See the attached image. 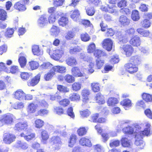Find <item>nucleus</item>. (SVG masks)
Segmentation results:
<instances>
[{
	"mask_svg": "<svg viewBox=\"0 0 152 152\" xmlns=\"http://www.w3.org/2000/svg\"><path fill=\"white\" fill-rule=\"evenodd\" d=\"M58 23L60 26H64L68 25L69 23L68 19L66 17L62 16L59 19Z\"/></svg>",
	"mask_w": 152,
	"mask_h": 152,
	"instance_id": "nucleus-28",
	"label": "nucleus"
},
{
	"mask_svg": "<svg viewBox=\"0 0 152 152\" xmlns=\"http://www.w3.org/2000/svg\"><path fill=\"white\" fill-rule=\"evenodd\" d=\"M96 49V46L94 43L90 44L87 48L88 52L89 53H92Z\"/></svg>",
	"mask_w": 152,
	"mask_h": 152,
	"instance_id": "nucleus-54",
	"label": "nucleus"
},
{
	"mask_svg": "<svg viewBox=\"0 0 152 152\" xmlns=\"http://www.w3.org/2000/svg\"><path fill=\"white\" fill-rule=\"evenodd\" d=\"M90 94V91L87 88H84L82 90L81 95L83 97V102H86L88 101Z\"/></svg>",
	"mask_w": 152,
	"mask_h": 152,
	"instance_id": "nucleus-16",
	"label": "nucleus"
},
{
	"mask_svg": "<svg viewBox=\"0 0 152 152\" xmlns=\"http://www.w3.org/2000/svg\"><path fill=\"white\" fill-rule=\"evenodd\" d=\"M14 97L20 101H24V97L25 93L21 89H19L16 91L14 93Z\"/></svg>",
	"mask_w": 152,
	"mask_h": 152,
	"instance_id": "nucleus-15",
	"label": "nucleus"
},
{
	"mask_svg": "<svg viewBox=\"0 0 152 152\" xmlns=\"http://www.w3.org/2000/svg\"><path fill=\"white\" fill-rule=\"evenodd\" d=\"M131 61V62L134 64H136L137 66L140 63L141 59L139 57L137 56H135L132 58Z\"/></svg>",
	"mask_w": 152,
	"mask_h": 152,
	"instance_id": "nucleus-36",
	"label": "nucleus"
},
{
	"mask_svg": "<svg viewBox=\"0 0 152 152\" xmlns=\"http://www.w3.org/2000/svg\"><path fill=\"white\" fill-rule=\"evenodd\" d=\"M81 38L82 40L84 42H87L91 39L90 37L86 33H83L81 34Z\"/></svg>",
	"mask_w": 152,
	"mask_h": 152,
	"instance_id": "nucleus-49",
	"label": "nucleus"
},
{
	"mask_svg": "<svg viewBox=\"0 0 152 152\" xmlns=\"http://www.w3.org/2000/svg\"><path fill=\"white\" fill-rule=\"evenodd\" d=\"M71 71V73L73 76L75 77H81L83 81L85 80L88 78V76L84 72L82 73L78 67H72Z\"/></svg>",
	"mask_w": 152,
	"mask_h": 152,
	"instance_id": "nucleus-3",
	"label": "nucleus"
},
{
	"mask_svg": "<svg viewBox=\"0 0 152 152\" xmlns=\"http://www.w3.org/2000/svg\"><path fill=\"white\" fill-rule=\"evenodd\" d=\"M16 146L18 148H20L24 150L26 149L28 147V145L25 142H22L18 141L16 143Z\"/></svg>",
	"mask_w": 152,
	"mask_h": 152,
	"instance_id": "nucleus-35",
	"label": "nucleus"
},
{
	"mask_svg": "<svg viewBox=\"0 0 152 152\" xmlns=\"http://www.w3.org/2000/svg\"><path fill=\"white\" fill-rule=\"evenodd\" d=\"M14 8L19 11H24L26 9V7L22 1H18L14 5Z\"/></svg>",
	"mask_w": 152,
	"mask_h": 152,
	"instance_id": "nucleus-22",
	"label": "nucleus"
},
{
	"mask_svg": "<svg viewBox=\"0 0 152 152\" xmlns=\"http://www.w3.org/2000/svg\"><path fill=\"white\" fill-rule=\"evenodd\" d=\"M78 22H79L80 24H82L85 27L91 26L90 21L87 20L80 19Z\"/></svg>",
	"mask_w": 152,
	"mask_h": 152,
	"instance_id": "nucleus-47",
	"label": "nucleus"
},
{
	"mask_svg": "<svg viewBox=\"0 0 152 152\" xmlns=\"http://www.w3.org/2000/svg\"><path fill=\"white\" fill-rule=\"evenodd\" d=\"M71 14V18L74 21L78 22L80 18L79 16L80 13L79 10L77 9H76L73 11H72L70 12Z\"/></svg>",
	"mask_w": 152,
	"mask_h": 152,
	"instance_id": "nucleus-19",
	"label": "nucleus"
},
{
	"mask_svg": "<svg viewBox=\"0 0 152 152\" xmlns=\"http://www.w3.org/2000/svg\"><path fill=\"white\" fill-rule=\"evenodd\" d=\"M66 64L71 66H73L77 64L76 58L73 57H69L66 59Z\"/></svg>",
	"mask_w": 152,
	"mask_h": 152,
	"instance_id": "nucleus-29",
	"label": "nucleus"
},
{
	"mask_svg": "<svg viewBox=\"0 0 152 152\" xmlns=\"http://www.w3.org/2000/svg\"><path fill=\"white\" fill-rule=\"evenodd\" d=\"M4 122L5 124H11L13 123V121L12 116L10 114H7L3 116V119L0 120V123Z\"/></svg>",
	"mask_w": 152,
	"mask_h": 152,
	"instance_id": "nucleus-12",
	"label": "nucleus"
},
{
	"mask_svg": "<svg viewBox=\"0 0 152 152\" xmlns=\"http://www.w3.org/2000/svg\"><path fill=\"white\" fill-rule=\"evenodd\" d=\"M35 124L36 127L40 128L44 125V121L40 119H37L35 121Z\"/></svg>",
	"mask_w": 152,
	"mask_h": 152,
	"instance_id": "nucleus-61",
	"label": "nucleus"
},
{
	"mask_svg": "<svg viewBox=\"0 0 152 152\" xmlns=\"http://www.w3.org/2000/svg\"><path fill=\"white\" fill-rule=\"evenodd\" d=\"M24 56L23 53H20L19 55L18 61L21 68H24L26 64V60Z\"/></svg>",
	"mask_w": 152,
	"mask_h": 152,
	"instance_id": "nucleus-20",
	"label": "nucleus"
},
{
	"mask_svg": "<svg viewBox=\"0 0 152 152\" xmlns=\"http://www.w3.org/2000/svg\"><path fill=\"white\" fill-rule=\"evenodd\" d=\"M28 127V123L26 121H21L16 124L14 127L15 130L19 132L26 129Z\"/></svg>",
	"mask_w": 152,
	"mask_h": 152,
	"instance_id": "nucleus-7",
	"label": "nucleus"
},
{
	"mask_svg": "<svg viewBox=\"0 0 152 152\" xmlns=\"http://www.w3.org/2000/svg\"><path fill=\"white\" fill-rule=\"evenodd\" d=\"M113 42L110 39H104L102 42V45L103 48L108 51L111 50L113 47Z\"/></svg>",
	"mask_w": 152,
	"mask_h": 152,
	"instance_id": "nucleus-9",
	"label": "nucleus"
},
{
	"mask_svg": "<svg viewBox=\"0 0 152 152\" xmlns=\"http://www.w3.org/2000/svg\"><path fill=\"white\" fill-rule=\"evenodd\" d=\"M131 17L134 21H137L140 18L138 11L136 10L133 11Z\"/></svg>",
	"mask_w": 152,
	"mask_h": 152,
	"instance_id": "nucleus-39",
	"label": "nucleus"
},
{
	"mask_svg": "<svg viewBox=\"0 0 152 152\" xmlns=\"http://www.w3.org/2000/svg\"><path fill=\"white\" fill-rule=\"evenodd\" d=\"M7 17L6 12L4 10L0 9V20H4Z\"/></svg>",
	"mask_w": 152,
	"mask_h": 152,
	"instance_id": "nucleus-53",
	"label": "nucleus"
},
{
	"mask_svg": "<svg viewBox=\"0 0 152 152\" xmlns=\"http://www.w3.org/2000/svg\"><path fill=\"white\" fill-rule=\"evenodd\" d=\"M122 145L123 147H128L131 145L132 143L131 141L125 137L122 138L121 141Z\"/></svg>",
	"mask_w": 152,
	"mask_h": 152,
	"instance_id": "nucleus-33",
	"label": "nucleus"
},
{
	"mask_svg": "<svg viewBox=\"0 0 152 152\" xmlns=\"http://www.w3.org/2000/svg\"><path fill=\"white\" fill-rule=\"evenodd\" d=\"M54 111L57 114L60 115L64 113L63 108L61 107H54Z\"/></svg>",
	"mask_w": 152,
	"mask_h": 152,
	"instance_id": "nucleus-62",
	"label": "nucleus"
},
{
	"mask_svg": "<svg viewBox=\"0 0 152 152\" xmlns=\"http://www.w3.org/2000/svg\"><path fill=\"white\" fill-rule=\"evenodd\" d=\"M82 49L78 46L74 47H71L69 50V52L71 54H76L77 52H80Z\"/></svg>",
	"mask_w": 152,
	"mask_h": 152,
	"instance_id": "nucleus-32",
	"label": "nucleus"
},
{
	"mask_svg": "<svg viewBox=\"0 0 152 152\" xmlns=\"http://www.w3.org/2000/svg\"><path fill=\"white\" fill-rule=\"evenodd\" d=\"M81 84L80 83L75 82L72 84V88L73 91H77L81 88Z\"/></svg>",
	"mask_w": 152,
	"mask_h": 152,
	"instance_id": "nucleus-37",
	"label": "nucleus"
},
{
	"mask_svg": "<svg viewBox=\"0 0 152 152\" xmlns=\"http://www.w3.org/2000/svg\"><path fill=\"white\" fill-rule=\"evenodd\" d=\"M151 23L150 21L147 19L144 20L141 22V25L142 27L148 28L151 26Z\"/></svg>",
	"mask_w": 152,
	"mask_h": 152,
	"instance_id": "nucleus-44",
	"label": "nucleus"
},
{
	"mask_svg": "<svg viewBox=\"0 0 152 152\" xmlns=\"http://www.w3.org/2000/svg\"><path fill=\"white\" fill-rule=\"evenodd\" d=\"M52 66V65L50 62H44L40 66V68L41 69L45 70L50 69Z\"/></svg>",
	"mask_w": 152,
	"mask_h": 152,
	"instance_id": "nucleus-38",
	"label": "nucleus"
},
{
	"mask_svg": "<svg viewBox=\"0 0 152 152\" xmlns=\"http://www.w3.org/2000/svg\"><path fill=\"white\" fill-rule=\"evenodd\" d=\"M118 100L115 98L110 97L107 100V103L108 104H118Z\"/></svg>",
	"mask_w": 152,
	"mask_h": 152,
	"instance_id": "nucleus-45",
	"label": "nucleus"
},
{
	"mask_svg": "<svg viewBox=\"0 0 152 152\" xmlns=\"http://www.w3.org/2000/svg\"><path fill=\"white\" fill-rule=\"evenodd\" d=\"M92 89L93 91L95 92H98L100 91V88L99 85L98 83H94L91 84Z\"/></svg>",
	"mask_w": 152,
	"mask_h": 152,
	"instance_id": "nucleus-41",
	"label": "nucleus"
},
{
	"mask_svg": "<svg viewBox=\"0 0 152 152\" xmlns=\"http://www.w3.org/2000/svg\"><path fill=\"white\" fill-rule=\"evenodd\" d=\"M125 67L126 70L130 73L136 72L138 70V66L132 62L126 64Z\"/></svg>",
	"mask_w": 152,
	"mask_h": 152,
	"instance_id": "nucleus-6",
	"label": "nucleus"
},
{
	"mask_svg": "<svg viewBox=\"0 0 152 152\" xmlns=\"http://www.w3.org/2000/svg\"><path fill=\"white\" fill-rule=\"evenodd\" d=\"M60 29L58 26L53 25L50 30V34L53 36L57 37L60 32Z\"/></svg>",
	"mask_w": 152,
	"mask_h": 152,
	"instance_id": "nucleus-23",
	"label": "nucleus"
},
{
	"mask_svg": "<svg viewBox=\"0 0 152 152\" xmlns=\"http://www.w3.org/2000/svg\"><path fill=\"white\" fill-rule=\"evenodd\" d=\"M87 14L89 16L93 15L95 13L94 9L93 7H88L86 10Z\"/></svg>",
	"mask_w": 152,
	"mask_h": 152,
	"instance_id": "nucleus-63",
	"label": "nucleus"
},
{
	"mask_svg": "<svg viewBox=\"0 0 152 152\" xmlns=\"http://www.w3.org/2000/svg\"><path fill=\"white\" fill-rule=\"evenodd\" d=\"M76 141V136L75 135H71L69 141V146L72 147L75 143Z\"/></svg>",
	"mask_w": 152,
	"mask_h": 152,
	"instance_id": "nucleus-50",
	"label": "nucleus"
},
{
	"mask_svg": "<svg viewBox=\"0 0 152 152\" xmlns=\"http://www.w3.org/2000/svg\"><path fill=\"white\" fill-rule=\"evenodd\" d=\"M68 115L72 118H74L75 117L74 113L73 112V109L72 107L69 108L66 111Z\"/></svg>",
	"mask_w": 152,
	"mask_h": 152,
	"instance_id": "nucleus-60",
	"label": "nucleus"
},
{
	"mask_svg": "<svg viewBox=\"0 0 152 152\" xmlns=\"http://www.w3.org/2000/svg\"><path fill=\"white\" fill-rule=\"evenodd\" d=\"M119 61L118 56L117 55L111 56L110 60V62L112 64L117 63Z\"/></svg>",
	"mask_w": 152,
	"mask_h": 152,
	"instance_id": "nucleus-58",
	"label": "nucleus"
},
{
	"mask_svg": "<svg viewBox=\"0 0 152 152\" xmlns=\"http://www.w3.org/2000/svg\"><path fill=\"white\" fill-rule=\"evenodd\" d=\"M51 143L55 145L54 146L56 149H58L59 147L62 144L60 138L58 136H53L51 138Z\"/></svg>",
	"mask_w": 152,
	"mask_h": 152,
	"instance_id": "nucleus-8",
	"label": "nucleus"
},
{
	"mask_svg": "<svg viewBox=\"0 0 152 152\" xmlns=\"http://www.w3.org/2000/svg\"><path fill=\"white\" fill-rule=\"evenodd\" d=\"M53 70L60 73H64L66 71V67L63 66H56L53 67Z\"/></svg>",
	"mask_w": 152,
	"mask_h": 152,
	"instance_id": "nucleus-26",
	"label": "nucleus"
},
{
	"mask_svg": "<svg viewBox=\"0 0 152 152\" xmlns=\"http://www.w3.org/2000/svg\"><path fill=\"white\" fill-rule=\"evenodd\" d=\"M120 50L122 53L125 54L127 57L131 55L133 52V47L130 45H124L120 47Z\"/></svg>",
	"mask_w": 152,
	"mask_h": 152,
	"instance_id": "nucleus-4",
	"label": "nucleus"
},
{
	"mask_svg": "<svg viewBox=\"0 0 152 152\" xmlns=\"http://www.w3.org/2000/svg\"><path fill=\"white\" fill-rule=\"evenodd\" d=\"M87 62L89 64L87 66L86 69L88 70V72L91 74L94 71V62L93 58H89L87 60Z\"/></svg>",
	"mask_w": 152,
	"mask_h": 152,
	"instance_id": "nucleus-10",
	"label": "nucleus"
},
{
	"mask_svg": "<svg viewBox=\"0 0 152 152\" xmlns=\"http://www.w3.org/2000/svg\"><path fill=\"white\" fill-rule=\"evenodd\" d=\"M96 62L97 68L98 69H100L104 64V60H101L99 59L96 60Z\"/></svg>",
	"mask_w": 152,
	"mask_h": 152,
	"instance_id": "nucleus-64",
	"label": "nucleus"
},
{
	"mask_svg": "<svg viewBox=\"0 0 152 152\" xmlns=\"http://www.w3.org/2000/svg\"><path fill=\"white\" fill-rule=\"evenodd\" d=\"M80 114L82 118L87 117L91 114V112L88 110L80 111Z\"/></svg>",
	"mask_w": 152,
	"mask_h": 152,
	"instance_id": "nucleus-51",
	"label": "nucleus"
},
{
	"mask_svg": "<svg viewBox=\"0 0 152 152\" xmlns=\"http://www.w3.org/2000/svg\"><path fill=\"white\" fill-rule=\"evenodd\" d=\"M32 50L33 54L35 55L39 56L43 54V51L39 48V46L34 45L32 47Z\"/></svg>",
	"mask_w": 152,
	"mask_h": 152,
	"instance_id": "nucleus-25",
	"label": "nucleus"
},
{
	"mask_svg": "<svg viewBox=\"0 0 152 152\" xmlns=\"http://www.w3.org/2000/svg\"><path fill=\"white\" fill-rule=\"evenodd\" d=\"M116 37V38L118 40V42L119 44L126 43L128 41V39L126 37H124L120 32H117L115 34Z\"/></svg>",
	"mask_w": 152,
	"mask_h": 152,
	"instance_id": "nucleus-14",
	"label": "nucleus"
},
{
	"mask_svg": "<svg viewBox=\"0 0 152 152\" xmlns=\"http://www.w3.org/2000/svg\"><path fill=\"white\" fill-rule=\"evenodd\" d=\"M69 98L72 101H78L80 99V97L79 94L74 93L70 95Z\"/></svg>",
	"mask_w": 152,
	"mask_h": 152,
	"instance_id": "nucleus-46",
	"label": "nucleus"
},
{
	"mask_svg": "<svg viewBox=\"0 0 152 152\" xmlns=\"http://www.w3.org/2000/svg\"><path fill=\"white\" fill-rule=\"evenodd\" d=\"M150 124H148L146 125L145 127L143 130L135 132L137 134L135 135V144L136 145L140 146L141 149L143 148L145 145L142 137L145 136L149 135L150 131Z\"/></svg>",
	"mask_w": 152,
	"mask_h": 152,
	"instance_id": "nucleus-1",
	"label": "nucleus"
},
{
	"mask_svg": "<svg viewBox=\"0 0 152 152\" xmlns=\"http://www.w3.org/2000/svg\"><path fill=\"white\" fill-rule=\"evenodd\" d=\"M114 5H112L111 6L107 5V7L105 6L102 5L101 7V9L103 11L106 12H108L110 13H115L117 12V10L115 9Z\"/></svg>",
	"mask_w": 152,
	"mask_h": 152,
	"instance_id": "nucleus-11",
	"label": "nucleus"
},
{
	"mask_svg": "<svg viewBox=\"0 0 152 152\" xmlns=\"http://www.w3.org/2000/svg\"><path fill=\"white\" fill-rule=\"evenodd\" d=\"M87 129L85 127L80 128L77 130V132L78 134L80 136H82L86 134Z\"/></svg>",
	"mask_w": 152,
	"mask_h": 152,
	"instance_id": "nucleus-52",
	"label": "nucleus"
},
{
	"mask_svg": "<svg viewBox=\"0 0 152 152\" xmlns=\"http://www.w3.org/2000/svg\"><path fill=\"white\" fill-rule=\"evenodd\" d=\"M94 55L96 57L98 58L106 56V53L103 51L99 49H96L95 50Z\"/></svg>",
	"mask_w": 152,
	"mask_h": 152,
	"instance_id": "nucleus-34",
	"label": "nucleus"
},
{
	"mask_svg": "<svg viewBox=\"0 0 152 152\" xmlns=\"http://www.w3.org/2000/svg\"><path fill=\"white\" fill-rule=\"evenodd\" d=\"M55 75V72L53 70L50 71L48 73L45 74L44 76V78L46 80L48 81L50 79Z\"/></svg>",
	"mask_w": 152,
	"mask_h": 152,
	"instance_id": "nucleus-48",
	"label": "nucleus"
},
{
	"mask_svg": "<svg viewBox=\"0 0 152 152\" xmlns=\"http://www.w3.org/2000/svg\"><path fill=\"white\" fill-rule=\"evenodd\" d=\"M96 102L100 104H103L105 103L104 97L100 93H98L95 97Z\"/></svg>",
	"mask_w": 152,
	"mask_h": 152,
	"instance_id": "nucleus-27",
	"label": "nucleus"
},
{
	"mask_svg": "<svg viewBox=\"0 0 152 152\" xmlns=\"http://www.w3.org/2000/svg\"><path fill=\"white\" fill-rule=\"evenodd\" d=\"M64 79L66 81L69 83H72L75 81L74 77L69 74L66 75L64 77Z\"/></svg>",
	"mask_w": 152,
	"mask_h": 152,
	"instance_id": "nucleus-42",
	"label": "nucleus"
},
{
	"mask_svg": "<svg viewBox=\"0 0 152 152\" xmlns=\"http://www.w3.org/2000/svg\"><path fill=\"white\" fill-rule=\"evenodd\" d=\"M130 43L133 46L138 47L141 43L140 37L137 36L133 37L130 41Z\"/></svg>",
	"mask_w": 152,
	"mask_h": 152,
	"instance_id": "nucleus-17",
	"label": "nucleus"
},
{
	"mask_svg": "<svg viewBox=\"0 0 152 152\" xmlns=\"http://www.w3.org/2000/svg\"><path fill=\"white\" fill-rule=\"evenodd\" d=\"M75 36L74 33L72 31H68L65 35V38L67 40H70L74 37Z\"/></svg>",
	"mask_w": 152,
	"mask_h": 152,
	"instance_id": "nucleus-57",
	"label": "nucleus"
},
{
	"mask_svg": "<svg viewBox=\"0 0 152 152\" xmlns=\"http://www.w3.org/2000/svg\"><path fill=\"white\" fill-rule=\"evenodd\" d=\"M41 134L42 138V142L44 144H46L47 140L49 137L48 133L46 131L43 130Z\"/></svg>",
	"mask_w": 152,
	"mask_h": 152,
	"instance_id": "nucleus-30",
	"label": "nucleus"
},
{
	"mask_svg": "<svg viewBox=\"0 0 152 152\" xmlns=\"http://www.w3.org/2000/svg\"><path fill=\"white\" fill-rule=\"evenodd\" d=\"M57 89L59 91L63 92H67L69 91L68 88L61 85L58 86Z\"/></svg>",
	"mask_w": 152,
	"mask_h": 152,
	"instance_id": "nucleus-59",
	"label": "nucleus"
},
{
	"mask_svg": "<svg viewBox=\"0 0 152 152\" xmlns=\"http://www.w3.org/2000/svg\"><path fill=\"white\" fill-rule=\"evenodd\" d=\"M141 96L143 100L146 102L152 101V95L148 93H143L142 94Z\"/></svg>",
	"mask_w": 152,
	"mask_h": 152,
	"instance_id": "nucleus-31",
	"label": "nucleus"
},
{
	"mask_svg": "<svg viewBox=\"0 0 152 152\" xmlns=\"http://www.w3.org/2000/svg\"><path fill=\"white\" fill-rule=\"evenodd\" d=\"M29 63L31 69L32 70L37 69L39 66V63L37 61H31L29 62Z\"/></svg>",
	"mask_w": 152,
	"mask_h": 152,
	"instance_id": "nucleus-43",
	"label": "nucleus"
},
{
	"mask_svg": "<svg viewBox=\"0 0 152 152\" xmlns=\"http://www.w3.org/2000/svg\"><path fill=\"white\" fill-rule=\"evenodd\" d=\"M47 18V16L45 15H42L40 17L38 20V25L41 27L46 25L48 23Z\"/></svg>",
	"mask_w": 152,
	"mask_h": 152,
	"instance_id": "nucleus-13",
	"label": "nucleus"
},
{
	"mask_svg": "<svg viewBox=\"0 0 152 152\" xmlns=\"http://www.w3.org/2000/svg\"><path fill=\"white\" fill-rule=\"evenodd\" d=\"M37 107V105H28L27 110L29 113H33L35 112Z\"/></svg>",
	"mask_w": 152,
	"mask_h": 152,
	"instance_id": "nucleus-40",
	"label": "nucleus"
},
{
	"mask_svg": "<svg viewBox=\"0 0 152 152\" xmlns=\"http://www.w3.org/2000/svg\"><path fill=\"white\" fill-rule=\"evenodd\" d=\"M40 74H39L30 81H29L28 83V86H34L37 85L40 80Z\"/></svg>",
	"mask_w": 152,
	"mask_h": 152,
	"instance_id": "nucleus-18",
	"label": "nucleus"
},
{
	"mask_svg": "<svg viewBox=\"0 0 152 152\" xmlns=\"http://www.w3.org/2000/svg\"><path fill=\"white\" fill-rule=\"evenodd\" d=\"M94 149L95 152H104V148L99 144H97L94 146Z\"/></svg>",
	"mask_w": 152,
	"mask_h": 152,
	"instance_id": "nucleus-55",
	"label": "nucleus"
},
{
	"mask_svg": "<svg viewBox=\"0 0 152 152\" xmlns=\"http://www.w3.org/2000/svg\"><path fill=\"white\" fill-rule=\"evenodd\" d=\"M123 130L125 133L132 134L134 132V129L132 127L128 126L123 129Z\"/></svg>",
	"mask_w": 152,
	"mask_h": 152,
	"instance_id": "nucleus-56",
	"label": "nucleus"
},
{
	"mask_svg": "<svg viewBox=\"0 0 152 152\" xmlns=\"http://www.w3.org/2000/svg\"><path fill=\"white\" fill-rule=\"evenodd\" d=\"M80 144L82 145L90 147L91 146L92 144L90 140L88 139L85 137L82 138L80 140Z\"/></svg>",
	"mask_w": 152,
	"mask_h": 152,
	"instance_id": "nucleus-24",
	"label": "nucleus"
},
{
	"mask_svg": "<svg viewBox=\"0 0 152 152\" xmlns=\"http://www.w3.org/2000/svg\"><path fill=\"white\" fill-rule=\"evenodd\" d=\"M119 22L121 25L126 26L129 24L130 21L126 16L122 15L120 17Z\"/></svg>",
	"mask_w": 152,
	"mask_h": 152,
	"instance_id": "nucleus-21",
	"label": "nucleus"
},
{
	"mask_svg": "<svg viewBox=\"0 0 152 152\" xmlns=\"http://www.w3.org/2000/svg\"><path fill=\"white\" fill-rule=\"evenodd\" d=\"M47 51L51 58L56 60L60 59L64 53V50L63 49L54 50L52 48H48Z\"/></svg>",
	"mask_w": 152,
	"mask_h": 152,
	"instance_id": "nucleus-2",
	"label": "nucleus"
},
{
	"mask_svg": "<svg viewBox=\"0 0 152 152\" xmlns=\"http://www.w3.org/2000/svg\"><path fill=\"white\" fill-rule=\"evenodd\" d=\"M16 137L15 135L9 133H5L3 136V141L6 144H10L15 141Z\"/></svg>",
	"mask_w": 152,
	"mask_h": 152,
	"instance_id": "nucleus-5",
	"label": "nucleus"
}]
</instances>
